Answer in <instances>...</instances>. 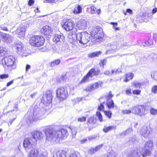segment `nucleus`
I'll use <instances>...</instances> for the list:
<instances>
[{
  "mask_svg": "<svg viewBox=\"0 0 157 157\" xmlns=\"http://www.w3.org/2000/svg\"><path fill=\"white\" fill-rule=\"evenodd\" d=\"M106 59H104L103 60H101L100 61V66L103 67H104V66L106 64Z\"/></svg>",
  "mask_w": 157,
  "mask_h": 157,
  "instance_id": "obj_50",
  "label": "nucleus"
},
{
  "mask_svg": "<svg viewBox=\"0 0 157 157\" xmlns=\"http://www.w3.org/2000/svg\"><path fill=\"white\" fill-rule=\"evenodd\" d=\"M133 74L131 73L126 74L125 75V79L124 80V81L125 82H128L132 79L133 78Z\"/></svg>",
  "mask_w": 157,
  "mask_h": 157,
  "instance_id": "obj_29",
  "label": "nucleus"
},
{
  "mask_svg": "<svg viewBox=\"0 0 157 157\" xmlns=\"http://www.w3.org/2000/svg\"><path fill=\"white\" fill-rule=\"evenodd\" d=\"M69 157H77V156L76 154L74 153L70 154L69 155Z\"/></svg>",
  "mask_w": 157,
  "mask_h": 157,
  "instance_id": "obj_62",
  "label": "nucleus"
},
{
  "mask_svg": "<svg viewBox=\"0 0 157 157\" xmlns=\"http://www.w3.org/2000/svg\"><path fill=\"white\" fill-rule=\"evenodd\" d=\"M68 45L67 44H65L64 45V46L62 47V49L63 51L67 52L68 51Z\"/></svg>",
  "mask_w": 157,
  "mask_h": 157,
  "instance_id": "obj_41",
  "label": "nucleus"
},
{
  "mask_svg": "<svg viewBox=\"0 0 157 157\" xmlns=\"http://www.w3.org/2000/svg\"><path fill=\"white\" fill-rule=\"evenodd\" d=\"M15 59L12 56H7L2 59L1 63L6 69V67L10 70L15 69L16 67Z\"/></svg>",
  "mask_w": 157,
  "mask_h": 157,
  "instance_id": "obj_2",
  "label": "nucleus"
},
{
  "mask_svg": "<svg viewBox=\"0 0 157 157\" xmlns=\"http://www.w3.org/2000/svg\"><path fill=\"white\" fill-rule=\"evenodd\" d=\"M95 120L94 118L92 117H90L88 120V122L90 123L94 124L95 123Z\"/></svg>",
  "mask_w": 157,
  "mask_h": 157,
  "instance_id": "obj_44",
  "label": "nucleus"
},
{
  "mask_svg": "<svg viewBox=\"0 0 157 157\" xmlns=\"http://www.w3.org/2000/svg\"><path fill=\"white\" fill-rule=\"evenodd\" d=\"M57 97L60 101L65 99L68 97V94L67 89L63 87L58 88L56 91Z\"/></svg>",
  "mask_w": 157,
  "mask_h": 157,
  "instance_id": "obj_7",
  "label": "nucleus"
},
{
  "mask_svg": "<svg viewBox=\"0 0 157 157\" xmlns=\"http://www.w3.org/2000/svg\"><path fill=\"white\" fill-rule=\"evenodd\" d=\"M82 11V8L80 5H78L77 7H75L73 10V13L77 14L81 13Z\"/></svg>",
  "mask_w": 157,
  "mask_h": 157,
  "instance_id": "obj_33",
  "label": "nucleus"
},
{
  "mask_svg": "<svg viewBox=\"0 0 157 157\" xmlns=\"http://www.w3.org/2000/svg\"><path fill=\"white\" fill-rule=\"evenodd\" d=\"M96 115L98 119L100 121L102 122L103 121L102 117L100 112H97Z\"/></svg>",
  "mask_w": 157,
  "mask_h": 157,
  "instance_id": "obj_38",
  "label": "nucleus"
},
{
  "mask_svg": "<svg viewBox=\"0 0 157 157\" xmlns=\"http://www.w3.org/2000/svg\"><path fill=\"white\" fill-rule=\"evenodd\" d=\"M119 71L117 70H112L111 72H110L109 71H105L104 72V74L106 75H109L110 74H113L114 73L117 74Z\"/></svg>",
  "mask_w": 157,
  "mask_h": 157,
  "instance_id": "obj_35",
  "label": "nucleus"
},
{
  "mask_svg": "<svg viewBox=\"0 0 157 157\" xmlns=\"http://www.w3.org/2000/svg\"><path fill=\"white\" fill-rule=\"evenodd\" d=\"M132 85L134 87L136 88H139L141 86V84L140 83L138 82H133L132 83Z\"/></svg>",
  "mask_w": 157,
  "mask_h": 157,
  "instance_id": "obj_36",
  "label": "nucleus"
},
{
  "mask_svg": "<svg viewBox=\"0 0 157 157\" xmlns=\"http://www.w3.org/2000/svg\"><path fill=\"white\" fill-rule=\"evenodd\" d=\"M75 26L74 22L71 20H67L63 25V27L66 31H70L72 30Z\"/></svg>",
  "mask_w": 157,
  "mask_h": 157,
  "instance_id": "obj_15",
  "label": "nucleus"
},
{
  "mask_svg": "<svg viewBox=\"0 0 157 157\" xmlns=\"http://www.w3.org/2000/svg\"><path fill=\"white\" fill-rule=\"evenodd\" d=\"M13 83V80H12L11 81L8 82L6 85L7 86H8L12 84Z\"/></svg>",
  "mask_w": 157,
  "mask_h": 157,
  "instance_id": "obj_64",
  "label": "nucleus"
},
{
  "mask_svg": "<svg viewBox=\"0 0 157 157\" xmlns=\"http://www.w3.org/2000/svg\"><path fill=\"white\" fill-rule=\"evenodd\" d=\"M140 154L137 150H133L129 153L128 155V157H140Z\"/></svg>",
  "mask_w": 157,
  "mask_h": 157,
  "instance_id": "obj_25",
  "label": "nucleus"
},
{
  "mask_svg": "<svg viewBox=\"0 0 157 157\" xmlns=\"http://www.w3.org/2000/svg\"><path fill=\"white\" fill-rule=\"evenodd\" d=\"M29 157H46L37 148H33L30 151Z\"/></svg>",
  "mask_w": 157,
  "mask_h": 157,
  "instance_id": "obj_13",
  "label": "nucleus"
},
{
  "mask_svg": "<svg viewBox=\"0 0 157 157\" xmlns=\"http://www.w3.org/2000/svg\"><path fill=\"white\" fill-rule=\"evenodd\" d=\"M150 150L144 148L142 150V155L144 157H145L147 155H149L151 153Z\"/></svg>",
  "mask_w": 157,
  "mask_h": 157,
  "instance_id": "obj_28",
  "label": "nucleus"
},
{
  "mask_svg": "<svg viewBox=\"0 0 157 157\" xmlns=\"http://www.w3.org/2000/svg\"><path fill=\"white\" fill-rule=\"evenodd\" d=\"M73 137H75L77 132L75 129L72 128L71 129Z\"/></svg>",
  "mask_w": 157,
  "mask_h": 157,
  "instance_id": "obj_54",
  "label": "nucleus"
},
{
  "mask_svg": "<svg viewBox=\"0 0 157 157\" xmlns=\"http://www.w3.org/2000/svg\"><path fill=\"white\" fill-rule=\"evenodd\" d=\"M98 75V72L95 71V69H92L90 70L87 74L81 80V83H85L89 80V77H92L93 76Z\"/></svg>",
  "mask_w": 157,
  "mask_h": 157,
  "instance_id": "obj_14",
  "label": "nucleus"
},
{
  "mask_svg": "<svg viewBox=\"0 0 157 157\" xmlns=\"http://www.w3.org/2000/svg\"><path fill=\"white\" fill-rule=\"evenodd\" d=\"M91 11L90 13L92 14H94L96 13V10H97L96 8L94 6H92L90 7Z\"/></svg>",
  "mask_w": 157,
  "mask_h": 157,
  "instance_id": "obj_42",
  "label": "nucleus"
},
{
  "mask_svg": "<svg viewBox=\"0 0 157 157\" xmlns=\"http://www.w3.org/2000/svg\"><path fill=\"white\" fill-rule=\"evenodd\" d=\"M60 62V60L59 59L55 60L51 63L50 66L52 67H53L56 65H58Z\"/></svg>",
  "mask_w": 157,
  "mask_h": 157,
  "instance_id": "obj_34",
  "label": "nucleus"
},
{
  "mask_svg": "<svg viewBox=\"0 0 157 157\" xmlns=\"http://www.w3.org/2000/svg\"><path fill=\"white\" fill-rule=\"evenodd\" d=\"M44 132L47 140L56 143H59L61 140L65 139L68 135L67 130L64 129L55 130L47 128L45 129Z\"/></svg>",
  "mask_w": 157,
  "mask_h": 157,
  "instance_id": "obj_1",
  "label": "nucleus"
},
{
  "mask_svg": "<svg viewBox=\"0 0 157 157\" xmlns=\"http://www.w3.org/2000/svg\"><path fill=\"white\" fill-rule=\"evenodd\" d=\"M32 135L33 137L32 139L35 140V142L38 140H41L44 137L43 133L41 132L38 131L32 132Z\"/></svg>",
  "mask_w": 157,
  "mask_h": 157,
  "instance_id": "obj_18",
  "label": "nucleus"
},
{
  "mask_svg": "<svg viewBox=\"0 0 157 157\" xmlns=\"http://www.w3.org/2000/svg\"><path fill=\"white\" fill-rule=\"evenodd\" d=\"M103 144H101L97 146L94 148L95 152L99 151L103 146Z\"/></svg>",
  "mask_w": 157,
  "mask_h": 157,
  "instance_id": "obj_49",
  "label": "nucleus"
},
{
  "mask_svg": "<svg viewBox=\"0 0 157 157\" xmlns=\"http://www.w3.org/2000/svg\"><path fill=\"white\" fill-rule=\"evenodd\" d=\"M50 49V48L49 47V46L47 45L42 49L41 51L42 52L48 51H49Z\"/></svg>",
  "mask_w": 157,
  "mask_h": 157,
  "instance_id": "obj_40",
  "label": "nucleus"
},
{
  "mask_svg": "<svg viewBox=\"0 0 157 157\" xmlns=\"http://www.w3.org/2000/svg\"><path fill=\"white\" fill-rule=\"evenodd\" d=\"M2 36L4 40L6 42L10 43L13 40V36L8 34L3 33L2 34Z\"/></svg>",
  "mask_w": 157,
  "mask_h": 157,
  "instance_id": "obj_21",
  "label": "nucleus"
},
{
  "mask_svg": "<svg viewBox=\"0 0 157 157\" xmlns=\"http://www.w3.org/2000/svg\"><path fill=\"white\" fill-rule=\"evenodd\" d=\"M104 102L102 103H101L100 105V106H99L98 107V110H103L104 109V105H103V104L104 103Z\"/></svg>",
  "mask_w": 157,
  "mask_h": 157,
  "instance_id": "obj_56",
  "label": "nucleus"
},
{
  "mask_svg": "<svg viewBox=\"0 0 157 157\" xmlns=\"http://www.w3.org/2000/svg\"><path fill=\"white\" fill-rule=\"evenodd\" d=\"M68 37L69 41L72 44V47L73 49L76 50L77 48L76 44H77L78 41L76 38L75 33L71 32L69 33Z\"/></svg>",
  "mask_w": 157,
  "mask_h": 157,
  "instance_id": "obj_11",
  "label": "nucleus"
},
{
  "mask_svg": "<svg viewBox=\"0 0 157 157\" xmlns=\"http://www.w3.org/2000/svg\"><path fill=\"white\" fill-rule=\"evenodd\" d=\"M14 47L17 52L20 55L25 56H27V54L26 53V48L22 43H16Z\"/></svg>",
  "mask_w": 157,
  "mask_h": 157,
  "instance_id": "obj_9",
  "label": "nucleus"
},
{
  "mask_svg": "<svg viewBox=\"0 0 157 157\" xmlns=\"http://www.w3.org/2000/svg\"><path fill=\"white\" fill-rule=\"evenodd\" d=\"M35 143V140H33L32 138L25 139L23 142V146L25 150L28 151L29 149L33 147V146Z\"/></svg>",
  "mask_w": 157,
  "mask_h": 157,
  "instance_id": "obj_12",
  "label": "nucleus"
},
{
  "mask_svg": "<svg viewBox=\"0 0 157 157\" xmlns=\"http://www.w3.org/2000/svg\"><path fill=\"white\" fill-rule=\"evenodd\" d=\"M116 128V126L115 125H113L109 126L108 127H105L103 129V131L105 132H108L112 130H115Z\"/></svg>",
  "mask_w": 157,
  "mask_h": 157,
  "instance_id": "obj_30",
  "label": "nucleus"
},
{
  "mask_svg": "<svg viewBox=\"0 0 157 157\" xmlns=\"http://www.w3.org/2000/svg\"><path fill=\"white\" fill-rule=\"evenodd\" d=\"M66 152L65 151L60 150L56 151L53 155V157H66Z\"/></svg>",
  "mask_w": 157,
  "mask_h": 157,
  "instance_id": "obj_22",
  "label": "nucleus"
},
{
  "mask_svg": "<svg viewBox=\"0 0 157 157\" xmlns=\"http://www.w3.org/2000/svg\"><path fill=\"white\" fill-rule=\"evenodd\" d=\"M152 92L156 94L157 93V86L155 85L153 86L151 88Z\"/></svg>",
  "mask_w": 157,
  "mask_h": 157,
  "instance_id": "obj_45",
  "label": "nucleus"
},
{
  "mask_svg": "<svg viewBox=\"0 0 157 157\" xmlns=\"http://www.w3.org/2000/svg\"><path fill=\"white\" fill-rule=\"evenodd\" d=\"M136 138V137L135 136H132V138H131L130 140H131L132 142H134L135 141Z\"/></svg>",
  "mask_w": 157,
  "mask_h": 157,
  "instance_id": "obj_60",
  "label": "nucleus"
},
{
  "mask_svg": "<svg viewBox=\"0 0 157 157\" xmlns=\"http://www.w3.org/2000/svg\"><path fill=\"white\" fill-rule=\"evenodd\" d=\"M99 29L97 27H93L91 33L92 37H94L93 39L98 42L102 39V37L100 36V33H98L99 31Z\"/></svg>",
  "mask_w": 157,
  "mask_h": 157,
  "instance_id": "obj_10",
  "label": "nucleus"
},
{
  "mask_svg": "<svg viewBox=\"0 0 157 157\" xmlns=\"http://www.w3.org/2000/svg\"><path fill=\"white\" fill-rule=\"evenodd\" d=\"M105 113L109 118L111 117L112 113L110 111H105L104 112Z\"/></svg>",
  "mask_w": 157,
  "mask_h": 157,
  "instance_id": "obj_53",
  "label": "nucleus"
},
{
  "mask_svg": "<svg viewBox=\"0 0 157 157\" xmlns=\"http://www.w3.org/2000/svg\"><path fill=\"white\" fill-rule=\"evenodd\" d=\"M146 43L148 46L151 45L152 44V42L151 40H149L148 41H146Z\"/></svg>",
  "mask_w": 157,
  "mask_h": 157,
  "instance_id": "obj_58",
  "label": "nucleus"
},
{
  "mask_svg": "<svg viewBox=\"0 0 157 157\" xmlns=\"http://www.w3.org/2000/svg\"><path fill=\"white\" fill-rule=\"evenodd\" d=\"M113 95L112 94V92L109 91L108 94H107L106 95L107 100H112V98L113 97Z\"/></svg>",
  "mask_w": 157,
  "mask_h": 157,
  "instance_id": "obj_39",
  "label": "nucleus"
},
{
  "mask_svg": "<svg viewBox=\"0 0 157 157\" xmlns=\"http://www.w3.org/2000/svg\"><path fill=\"white\" fill-rule=\"evenodd\" d=\"M132 108L131 110L130 109H125L121 111V113L123 114H128L131 113H132Z\"/></svg>",
  "mask_w": 157,
  "mask_h": 157,
  "instance_id": "obj_37",
  "label": "nucleus"
},
{
  "mask_svg": "<svg viewBox=\"0 0 157 157\" xmlns=\"http://www.w3.org/2000/svg\"><path fill=\"white\" fill-rule=\"evenodd\" d=\"M52 28L48 25H46L41 29V32L44 35L50 34L52 31Z\"/></svg>",
  "mask_w": 157,
  "mask_h": 157,
  "instance_id": "obj_20",
  "label": "nucleus"
},
{
  "mask_svg": "<svg viewBox=\"0 0 157 157\" xmlns=\"http://www.w3.org/2000/svg\"><path fill=\"white\" fill-rule=\"evenodd\" d=\"M151 77L155 80L157 81V72L153 73V74H151Z\"/></svg>",
  "mask_w": 157,
  "mask_h": 157,
  "instance_id": "obj_46",
  "label": "nucleus"
},
{
  "mask_svg": "<svg viewBox=\"0 0 157 157\" xmlns=\"http://www.w3.org/2000/svg\"><path fill=\"white\" fill-rule=\"evenodd\" d=\"M34 3V1L33 0H29L28 2V5L29 6H31Z\"/></svg>",
  "mask_w": 157,
  "mask_h": 157,
  "instance_id": "obj_59",
  "label": "nucleus"
},
{
  "mask_svg": "<svg viewBox=\"0 0 157 157\" xmlns=\"http://www.w3.org/2000/svg\"><path fill=\"white\" fill-rule=\"evenodd\" d=\"M94 148H90L88 151V153L90 154H92L95 152Z\"/></svg>",
  "mask_w": 157,
  "mask_h": 157,
  "instance_id": "obj_52",
  "label": "nucleus"
},
{
  "mask_svg": "<svg viewBox=\"0 0 157 157\" xmlns=\"http://www.w3.org/2000/svg\"><path fill=\"white\" fill-rule=\"evenodd\" d=\"M132 128H129L126 131H125L124 132H122L121 134H120V135L121 136H124L127 135L128 134L131 132H132Z\"/></svg>",
  "mask_w": 157,
  "mask_h": 157,
  "instance_id": "obj_32",
  "label": "nucleus"
},
{
  "mask_svg": "<svg viewBox=\"0 0 157 157\" xmlns=\"http://www.w3.org/2000/svg\"><path fill=\"white\" fill-rule=\"evenodd\" d=\"M141 91L140 90H133V94H134L139 95L140 94Z\"/></svg>",
  "mask_w": 157,
  "mask_h": 157,
  "instance_id": "obj_51",
  "label": "nucleus"
},
{
  "mask_svg": "<svg viewBox=\"0 0 157 157\" xmlns=\"http://www.w3.org/2000/svg\"><path fill=\"white\" fill-rule=\"evenodd\" d=\"M87 141V139H85L80 140V142L81 144H83L86 143Z\"/></svg>",
  "mask_w": 157,
  "mask_h": 157,
  "instance_id": "obj_63",
  "label": "nucleus"
},
{
  "mask_svg": "<svg viewBox=\"0 0 157 157\" xmlns=\"http://www.w3.org/2000/svg\"><path fill=\"white\" fill-rule=\"evenodd\" d=\"M132 113L140 117L144 116L146 114V107L144 105H137L132 107Z\"/></svg>",
  "mask_w": 157,
  "mask_h": 157,
  "instance_id": "obj_4",
  "label": "nucleus"
},
{
  "mask_svg": "<svg viewBox=\"0 0 157 157\" xmlns=\"http://www.w3.org/2000/svg\"><path fill=\"white\" fill-rule=\"evenodd\" d=\"M110 24L113 25V27L115 28L116 30H119V29L118 27H116V26L117 25V23L111 22Z\"/></svg>",
  "mask_w": 157,
  "mask_h": 157,
  "instance_id": "obj_47",
  "label": "nucleus"
},
{
  "mask_svg": "<svg viewBox=\"0 0 157 157\" xmlns=\"http://www.w3.org/2000/svg\"><path fill=\"white\" fill-rule=\"evenodd\" d=\"M78 26L80 29H85L87 28V23L85 20H82L78 22Z\"/></svg>",
  "mask_w": 157,
  "mask_h": 157,
  "instance_id": "obj_23",
  "label": "nucleus"
},
{
  "mask_svg": "<svg viewBox=\"0 0 157 157\" xmlns=\"http://www.w3.org/2000/svg\"><path fill=\"white\" fill-rule=\"evenodd\" d=\"M44 39L42 36H36L31 37L29 43L32 46L39 47L43 45Z\"/></svg>",
  "mask_w": 157,
  "mask_h": 157,
  "instance_id": "obj_6",
  "label": "nucleus"
},
{
  "mask_svg": "<svg viewBox=\"0 0 157 157\" xmlns=\"http://www.w3.org/2000/svg\"><path fill=\"white\" fill-rule=\"evenodd\" d=\"M125 94L127 95H131L132 94L131 88H127L125 91Z\"/></svg>",
  "mask_w": 157,
  "mask_h": 157,
  "instance_id": "obj_43",
  "label": "nucleus"
},
{
  "mask_svg": "<svg viewBox=\"0 0 157 157\" xmlns=\"http://www.w3.org/2000/svg\"><path fill=\"white\" fill-rule=\"evenodd\" d=\"M152 129L150 126H144L139 130L140 134L145 138H149L152 134Z\"/></svg>",
  "mask_w": 157,
  "mask_h": 157,
  "instance_id": "obj_8",
  "label": "nucleus"
},
{
  "mask_svg": "<svg viewBox=\"0 0 157 157\" xmlns=\"http://www.w3.org/2000/svg\"><path fill=\"white\" fill-rule=\"evenodd\" d=\"M63 39V37L62 36L60 35L55 34L53 40V41L56 43L58 42L62 41Z\"/></svg>",
  "mask_w": 157,
  "mask_h": 157,
  "instance_id": "obj_24",
  "label": "nucleus"
},
{
  "mask_svg": "<svg viewBox=\"0 0 157 157\" xmlns=\"http://www.w3.org/2000/svg\"><path fill=\"white\" fill-rule=\"evenodd\" d=\"M77 40L83 44H87L90 40V35L87 32L78 33L75 34Z\"/></svg>",
  "mask_w": 157,
  "mask_h": 157,
  "instance_id": "obj_5",
  "label": "nucleus"
},
{
  "mask_svg": "<svg viewBox=\"0 0 157 157\" xmlns=\"http://www.w3.org/2000/svg\"><path fill=\"white\" fill-rule=\"evenodd\" d=\"M86 120V118L85 117H82L78 118V121L80 122L85 121Z\"/></svg>",
  "mask_w": 157,
  "mask_h": 157,
  "instance_id": "obj_55",
  "label": "nucleus"
},
{
  "mask_svg": "<svg viewBox=\"0 0 157 157\" xmlns=\"http://www.w3.org/2000/svg\"><path fill=\"white\" fill-rule=\"evenodd\" d=\"M52 99V94L51 92L48 91L46 95L43 97L42 101L44 104L47 105L51 103Z\"/></svg>",
  "mask_w": 157,
  "mask_h": 157,
  "instance_id": "obj_16",
  "label": "nucleus"
},
{
  "mask_svg": "<svg viewBox=\"0 0 157 157\" xmlns=\"http://www.w3.org/2000/svg\"><path fill=\"white\" fill-rule=\"evenodd\" d=\"M45 117V114L44 109L42 111L37 109L34 111L33 114L28 116V120H27V122L28 123H31L33 121L42 120Z\"/></svg>",
  "mask_w": 157,
  "mask_h": 157,
  "instance_id": "obj_3",
  "label": "nucleus"
},
{
  "mask_svg": "<svg viewBox=\"0 0 157 157\" xmlns=\"http://www.w3.org/2000/svg\"><path fill=\"white\" fill-rule=\"evenodd\" d=\"M25 31L26 29L24 26H21L17 28L15 31V33L17 35L18 37L22 39L25 36Z\"/></svg>",
  "mask_w": 157,
  "mask_h": 157,
  "instance_id": "obj_17",
  "label": "nucleus"
},
{
  "mask_svg": "<svg viewBox=\"0 0 157 157\" xmlns=\"http://www.w3.org/2000/svg\"><path fill=\"white\" fill-rule=\"evenodd\" d=\"M102 52L100 51L90 53L88 54V56L90 58H93L96 57H98L101 55Z\"/></svg>",
  "mask_w": 157,
  "mask_h": 157,
  "instance_id": "obj_26",
  "label": "nucleus"
},
{
  "mask_svg": "<svg viewBox=\"0 0 157 157\" xmlns=\"http://www.w3.org/2000/svg\"><path fill=\"white\" fill-rule=\"evenodd\" d=\"M150 113H151L152 115L157 114V109L152 108L151 109Z\"/></svg>",
  "mask_w": 157,
  "mask_h": 157,
  "instance_id": "obj_48",
  "label": "nucleus"
},
{
  "mask_svg": "<svg viewBox=\"0 0 157 157\" xmlns=\"http://www.w3.org/2000/svg\"><path fill=\"white\" fill-rule=\"evenodd\" d=\"M102 82H95L87 87L84 89V90L86 91L90 92L98 88L99 86H101L102 85Z\"/></svg>",
  "mask_w": 157,
  "mask_h": 157,
  "instance_id": "obj_19",
  "label": "nucleus"
},
{
  "mask_svg": "<svg viewBox=\"0 0 157 157\" xmlns=\"http://www.w3.org/2000/svg\"><path fill=\"white\" fill-rule=\"evenodd\" d=\"M153 147V143L152 141L149 140L145 144L144 148L150 150L152 149Z\"/></svg>",
  "mask_w": 157,
  "mask_h": 157,
  "instance_id": "obj_27",
  "label": "nucleus"
},
{
  "mask_svg": "<svg viewBox=\"0 0 157 157\" xmlns=\"http://www.w3.org/2000/svg\"><path fill=\"white\" fill-rule=\"evenodd\" d=\"M157 9L156 7H154L152 10V14H153L157 12Z\"/></svg>",
  "mask_w": 157,
  "mask_h": 157,
  "instance_id": "obj_61",
  "label": "nucleus"
},
{
  "mask_svg": "<svg viewBox=\"0 0 157 157\" xmlns=\"http://www.w3.org/2000/svg\"><path fill=\"white\" fill-rule=\"evenodd\" d=\"M106 105L108 108H113L114 106V102L112 100H107Z\"/></svg>",
  "mask_w": 157,
  "mask_h": 157,
  "instance_id": "obj_31",
  "label": "nucleus"
},
{
  "mask_svg": "<svg viewBox=\"0 0 157 157\" xmlns=\"http://www.w3.org/2000/svg\"><path fill=\"white\" fill-rule=\"evenodd\" d=\"M9 77V75L6 74H3L0 75V77L1 79H4L8 78Z\"/></svg>",
  "mask_w": 157,
  "mask_h": 157,
  "instance_id": "obj_57",
  "label": "nucleus"
}]
</instances>
